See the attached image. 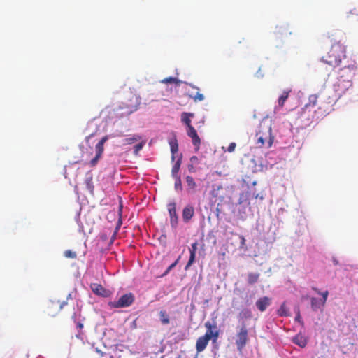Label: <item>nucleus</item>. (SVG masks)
<instances>
[{
	"instance_id": "f257e3e1",
	"label": "nucleus",
	"mask_w": 358,
	"mask_h": 358,
	"mask_svg": "<svg viewBox=\"0 0 358 358\" xmlns=\"http://www.w3.org/2000/svg\"><path fill=\"white\" fill-rule=\"evenodd\" d=\"M357 66L355 62L345 66L338 72L337 81L334 84V90L339 96H342L352 85V80L355 75Z\"/></svg>"
},
{
	"instance_id": "f03ea898",
	"label": "nucleus",
	"mask_w": 358,
	"mask_h": 358,
	"mask_svg": "<svg viewBox=\"0 0 358 358\" xmlns=\"http://www.w3.org/2000/svg\"><path fill=\"white\" fill-rule=\"evenodd\" d=\"M345 57V47L341 43H335L331 47L327 55L323 56L321 61L331 66H338L342 59Z\"/></svg>"
},
{
	"instance_id": "7ed1b4c3",
	"label": "nucleus",
	"mask_w": 358,
	"mask_h": 358,
	"mask_svg": "<svg viewBox=\"0 0 358 358\" xmlns=\"http://www.w3.org/2000/svg\"><path fill=\"white\" fill-rule=\"evenodd\" d=\"M257 148H269L273 143L271 124L266 122L259 124L258 131L255 136Z\"/></svg>"
},
{
	"instance_id": "20e7f679",
	"label": "nucleus",
	"mask_w": 358,
	"mask_h": 358,
	"mask_svg": "<svg viewBox=\"0 0 358 358\" xmlns=\"http://www.w3.org/2000/svg\"><path fill=\"white\" fill-rule=\"evenodd\" d=\"M194 114L192 113H182L181 115V121L187 127V134L192 138V144L195 150L198 151L201 145V139L197 134L194 127L192 125L191 118L194 117Z\"/></svg>"
},
{
	"instance_id": "39448f33",
	"label": "nucleus",
	"mask_w": 358,
	"mask_h": 358,
	"mask_svg": "<svg viewBox=\"0 0 358 358\" xmlns=\"http://www.w3.org/2000/svg\"><path fill=\"white\" fill-rule=\"evenodd\" d=\"M141 103L140 98L135 94L129 92L124 102L122 101L121 109H126L127 114H131L136 111Z\"/></svg>"
},
{
	"instance_id": "423d86ee",
	"label": "nucleus",
	"mask_w": 358,
	"mask_h": 358,
	"mask_svg": "<svg viewBox=\"0 0 358 358\" xmlns=\"http://www.w3.org/2000/svg\"><path fill=\"white\" fill-rule=\"evenodd\" d=\"M134 301V295L129 292L121 296L117 301H110L108 306L113 308H127L133 304Z\"/></svg>"
},
{
	"instance_id": "0eeeda50",
	"label": "nucleus",
	"mask_w": 358,
	"mask_h": 358,
	"mask_svg": "<svg viewBox=\"0 0 358 358\" xmlns=\"http://www.w3.org/2000/svg\"><path fill=\"white\" fill-rule=\"evenodd\" d=\"M248 340V330L245 325H243L236 334V345L238 352H242Z\"/></svg>"
},
{
	"instance_id": "6e6552de",
	"label": "nucleus",
	"mask_w": 358,
	"mask_h": 358,
	"mask_svg": "<svg viewBox=\"0 0 358 358\" xmlns=\"http://www.w3.org/2000/svg\"><path fill=\"white\" fill-rule=\"evenodd\" d=\"M108 136H105L96 145V146H95L96 155L90 162V166L94 167L97 164L99 159L101 157V156L103 155V152L104 150V143L108 141Z\"/></svg>"
},
{
	"instance_id": "1a4fd4ad",
	"label": "nucleus",
	"mask_w": 358,
	"mask_h": 358,
	"mask_svg": "<svg viewBox=\"0 0 358 358\" xmlns=\"http://www.w3.org/2000/svg\"><path fill=\"white\" fill-rule=\"evenodd\" d=\"M205 327L207 329L205 334H208L213 341H216L219 336V330L217 329L216 322L212 324L210 322L208 321L205 323Z\"/></svg>"
},
{
	"instance_id": "9d476101",
	"label": "nucleus",
	"mask_w": 358,
	"mask_h": 358,
	"mask_svg": "<svg viewBox=\"0 0 358 358\" xmlns=\"http://www.w3.org/2000/svg\"><path fill=\"white\" fill-rule=\"evenodd\" d=\"M210 339H212V338H210V336L208 334H204L197 339L196 343V349L198 353L205 350Z\"/></svg>"
},
{
	"instance_id": "9b49d317",
	"label": "nucleus",
	"mask_w": 358,
	"mask_h": 358,
	"mask_svg": "<svg viewBox=\"0 0 358 358\" xmlns=\"http://www.w3.org/2000/svg\"><path fill=\"white\" fill-rule=\"evenodd\" d=\"M318 96L317 94H311L308 97V102L302 108L301 115L305 116L306 113H310V108H314L317 103Z\"/></svg>"
},
{
	"instance_id": "f8f14e48",
	"label": "nucleus",
	"mask_w": 358,
	"mask_h": 358,
	"mask_svg": "<svg viewBox=\"0 0 358 358\" xmlns=\"http://www.w3.org/2000/svg\"><path fill=\"white\" fill-rule=\"evenodd\" d=\"M194 215V208L192 205H187L182 210V219L185 222H188Z\"/></svg>"
},
{
	"instance_id": "ddd939ff",
	"label": "nucleus",
	"mask_w": 358,
	"mask_h": 358,
	"mask_svg": "<svg viewBox=\"0 0 358 358\" xmlns=\"http://www.w3.org/2000/svg\"><path fill=\"white\" fill-rule=\"evenodd\" d=\"M185 182L187 185L186 192L188 194L195 193L197 185L193 177L191 176H187L185 177Z\"/></svg>"
},
{
	"instance_id": "4468645a",
	"label": "nucleus",
	"mask_w": 358,
	"mask_h": 358,
	"mask_svg": "<svg viewBox=\"0 0 358 358\" xmlns=\"http://www.w3.org/2000/svg\"><path fill=\"white\" fill-rule=\"evenodd\" d=\"M271 304V299L267 296L259 298L256 301V306L261 312L266 310V308Z\"/></svg>"
},
{
	"instance_id": "2eb2a0df",
	"label": "nucleus",
	"mask_w": 358,
	"mask_h": 358,
	"mask_svg": "<svg viewBox=\"0 0 358 358\" xmlns=\"http://www.w3.org/2000/svg\"><path fill=\"white\" fill-rule=\"evenodd\" d=\"M197 246H198V243L196 241L193 243L191 245V248L189 249L190 256H189V261L185 267V270H187L192 266V264L194 262L195 257H196V252L197 250Z\"/></svg>"
},
{
	"instance_id": "dca6fc26",
	"label": "nucleus",
	"mask_w": 358,
	"mask_h": 358,
	"mask_svg": "<svg viewBox=\"0 0 358 358\" xmlns=\"http://www.w3.org/2000/svg\"><path fill=\"white\" fill-rule=\"evenodd\" d=\"M168 210L171 217V222H177L178 216L176 213V206L175 203H170L168 204Z\"/></svg>"
},
{
	"instance_id": "f3484780",
	"label": "nucleus",
	"mask_w": 358,
	"mask_h": 358,
	"mask_svg": "<svg viewBox=\"0 0 358 358\" xmlns=\"http://www.w3.org/2000/svg\"><path fill=\"white\" fill-rule=\"evenodd\" d=\"M181 163H182V156H180L177 159V161L175 162V164L172 166V169H171V176H172V178L180 176L179 175V171H180V169Z\"/></svg>"
},
{
	"instance_id": "a211bd4d",
	"label": "nucleus",
	"mask_w": 358,
	"mask_h": 358,
	"mask_svg": "<svg viewBox=\"0 0 358 358\" xmlns=\"http://www.w3.org/2000/svg\"><path fill=\"white\" fill-rule=\"evenodd\" d=\"M91 289L96 295L105 296L106 289L101 285L94 283L91 285Z\"/></svg>"
},
{
	"instance_id": "6ab92c4d",
	"label": "nucleus",
	"mask_w": 358,
	"mask_h": 358,
	"mask_svg": "<svg viewBox=\"0 0 358 358\" xmlns=\"http://www.w3.org/2000/svg\"><path fill=\"white\" fill-rule=\"evenodd\" d=\"M169 145H170L171 152L172 154L171 158H172V160L173 161L175 159V154L177 153V152L178 150V141L176 137H174L169 141Z\"/></svg>"
},
{
	"instance_id": "aec40b11",
	"label": "nucleus",
	"mask_w": 358,
	"mask_h": 358,
	"mask_svg": "<svg viewBox=\"0 0 358 358\" xmlns=\"http://www.w3.org/2000/svg\"><path fill=\"white\" fill-rule=\"evenodd\" d=\"M311 301V308L313 311H317L318 309L323 308L324 306V303H322L321 299H318L315 297H312L310 299Z\"/></svg>"
},
{
	"instance_id": "412c9836",
	"label": "nucleus",
	"mask_w": 358,
	"mask_h": 358,
	"mask_svg": "<svg viewBox=\"0 0 358 358\" xmlns=\"http://www.w3.org/2000/svg\"><path fill=\"white\" fill-rule=\"evenodd\" d=\"M292 92V90H285L282 92V94L280 96L278 99V106L280 107H283L285 101L289 97V93Z\"/></svg>"
},
{
	"instance_id": "4be33fe9",
	"label": "nucleus",
	"mask_w": 358,
	"mask_h": 358,
	"mask_svg": "<svg viewBox=\"0 0 358 358\" xmlns=\"http://www.w3.org/2000/svg\"><path fill=\"white\" fill-rule=\"evenodd\" d=\"M141 140V136L138 134H134L132 136L124 138L122 141L123 145H131Z\"/></svg>"
},
{
	"instance_id": "5701e85b",
	"label": "nucleus",
	"mask_w": 358,
	"mask_h": 358,
	"mask_svg": "<svg viewBox=\"0 0 358 358\" xmlns=\"http://www.w3.org/2000/svg\"><path fill=\"white\" fill-rule=\"evenodd\" d=\"M294 343L301 348H304L307 345L306 338L301 335H296L294 339Z\"/></svg>"
},
{
	"instance_id": "b1692460",
	"label": "nucleus",
	"mask_w": 358,
	"mask_h": 358,
	"mask_svg": "<svg viewBox=\"0 0 358 358\" xmlns=\"http://www.w3.org/2000/svg\"><path fill=\"white\" fill-rule=\"evenodd\" d=\"M259 273H249L248 275V282L250 285H254L259 278Z\"/></svg>"
},
{
	"instance_id": "393cba45",
	"label": "nucleus",
	"mask_w": 358,
	"mask_h": 358,
	"mask_svg": "<svg viewBox=\"0 0 358 358\" xmlns=\"http://www.w3.org/2000/svg\"><path fill=\"white\" fill-rule=\"evenodd\" d=\"M277 34L287 37L289 34H292L288 26H280L278 28Z\"/></svg>"
},
{
	"instance_id": "a878e982",
	"label": "nucleus",
	"mask_w": 358,
	"mask_h": 358,
	"mask_svg": "<svg viewBox=\"0 0 358 358\" xmlns=\"http://www.w3.org/2000/svg\"><path fill=\"white\" fill-rule=\"evenodd\" d=\"M278 314L281 317H287L289 315V310L287 308L285 303H283L280 306V307L278 310Z\"/></svg>"
},
{
	"instance_id": "bb28decb",
	"label": "nucleus",
	"mask_w": 358,
	"mask_h": 358,
	"mask_svg": "<svg viewBox=\"0 0 358 358\" xmlns=\"http://www.w3.org/2000/svg\"><path fill=\"white\" fill-rule=\"evenodd\" d=\"M175 180L174 187L176 191L181 192L182 190V185L180 176L173 178Z\"/></svg>"
},
{
	"instance_id": "cd10ccee",
	"label": "nucleus",
	"mask_w": 358,
	"mask_h": 358,
	"mask_svg": "<svg viewBox=\"0 0 358 358\" xmlns=\"http://www.w3.org/2000/svg\"><path fill=\"white\" fill-rule=\"evenodd\" d=\"M160 320L163 324H168L170 322L169 315L165 311H160L159 313Z\"/></svg>"
},
{
	"instance_id": "c85d7f7f",
	"label": "nucleus",
	"mask_w": 358,
	"mask_h": 358,
	"mask_svg": "<svg viewBox=\"0 0 358 358\" xmlns=\"http://www.w3.org/2000/svg\"><path fill=\"white\" fill-rule=\"evenodd\" d=\"M195 102L201 101L204 99V96L200 92H197L194 95L189 96Z\"/></svg>"
},
{
	"instance_id": "c756f323",
	"label": "nucleus",
	"mask_w": 358,
	"mask_h": 358,
	"mask_svg": "<svg viewBox=\"0 0 358 358\" xmlns=\"http://www.w3.org/2000/svg\"><path fill=\"white\" fill-rule=\"evenodd\" d=\"M64 255L65 257L71 259H75L77 257L76 252L71 250H65L64 252Z\"/></svg>"
},
{
	"instance_id": "7c9ffc66",
	"label": "nucleus",
	"mask_w": 358,
	"mask_h": 358,
	"mask_svg": "<svg viewBox=\"0 0 358 358\" xmlns=\"http://www.w3.org/2000/svg\"><path fill=\"white\" fill-rule=\"evenodd\" d=\"M162 82L164 83H176V84H179L180 83V81L178 80L177 78H173V77L166 78L164 80H162Z\"/></svg>"
},
{
	"instance_id": "2f4dec72",
	"label": "nucleus",
	"mask_w": 358,
	"mask_h": 358,
	"mask_svg": "<svg viewBox=\"0 0 358 358\" xmlns=\"http://www.w3.org/2000/svg\"><path fill=\"white\" fill-rule=\"evenodd\" d=\"M145 143V142L143 141L141 143L136 144L134 147V154L135 155H137L138 154V152L143 148V147L144 146Z\"/></svg>"
},
{
	"instance_id": "473e14b6",
	"label": "nucleus",
	"mask_w": 358,
	"mask_h": 358,
	"mask_svg": "<svg viewBox=\"0 0 358 358\" xmlns=\"http://www.w3.org/2000/svg\"><path fill=\"white\" fill-rule=\"evenodd\" d=\"M180 257H179L173 263H172L166 270V271L163 273L162 276L166 275L171 270H172L178 263Z\"/></svg>"
},
{
	"instance_id": "72a5a7b5",
	"label": "nucleus",
	"mask_w": 358,
	"mask_h": 358,
	"mask_svg": "<svg viewBox=\"0 0 358 358\" xmlns=\"http://www.w3.org/2000/svg\"><path fill=\"white\" fill-rule=\"evenodd\" d=\"M240 316L245 318H250L251 317L252 315L249 310L245 309L242 310V312L240 313Z\"/></svg>"
},
{
	"instance_id": "f704fd0d",
	"label": "nucleus",
	"mask_w": 358,
	"mask_h": 358,
	"mask_svg": "<svg viewBox=\"0 0 358 358\" xmlns=\"http://www.w3.org/2000/svg\"><path fill=\"white\" fill-rule=\"evenodd\" d=\"M320 295H322V299H321L322 303H324V305L325 306V303H326V301L327 300V297H328V295H329V292L327 290L323 292H321Z\"/></svg>"
},
{
	"instance_id": "c9c22d12",
	"label": "nucleus",
	"mask_w": 358,
	"mask_h": 358,
	"mask_svg": "<svg viewBox=\"0 0 358 358\" xmlns=\"http://www.w3.org/2000/svg\"><path fill=\"white\" fill-rule=\"evenodd\" d=\"M64 304V303L63 304L59 305L57 303L51 302L50 304L48 305V309L50 310V309L53 308L54 306H59V310H60L62 308Z\"/></svg>"
},
{
	"instance_id": "e433bc0d",
	"label": "nucleus",
	"mask_w": 358,
	"mask_h": 358,
	"mask_svg": "<svg viewBox=\"0 0 358 358\" xmlns=\"http://www.w3.org/2000/svg\"><path fill=\"white\" fill-rule=\"evenodd\" d=\"M190 162L194 164H198L199 163V158L196 156H192L190 158Z\"/></svg>"
},
{
	"instance_id": "4c0bfd02",
	"label": "nucleus",
	"mask_w": 358,
	"mask_h": 358,
	"mask_svg": "<svg viewBox=\"0 0 358 358\" xmlns=\"http://www.w3.org/2000/svg\"><path fill=\"white\" fill-rule=\"evenodd\" d=\"M236 146V144L235 143H231L228 147L227 150L229 152H232L235 150Z\"/></svg>"
},
{
	"instance_id": "58836bf2",
	"label": "nucleus",
	"mask_w": 358,
	"mask_h": 358,
	"mask_svg": "<svg viewBox=\"0 0 358 358\" xmlns=\"http://www.w3.org/2000/svg\"><path fill=\"white\" fill-rule=\"evenodd\" d=\"M188 171L190 172V173H195L196 172V169L194 167V164H192L190 163L189 164H188Z\"/></svg>"
},
{
	"instance_id": "ea45409f",
	"label": "nucleus",
	"mask_w": 358,
	"mask_h": 358,
	"mask_svg": "<svg viewBox=\"0 0 358 358\" xmlns=\"http://www.w3.org/2000/svg\"><path fill=\"white\" fill-rule=\"evenodd\" d=\"M121 224H122V221H121V220L120 219V220H118V222H117V227H116V228H115V231H114V234H113V239L115 237V235H116V234H117V231L119 230V229H120V227Z\"/></svg>"
},
{
	"instance_id": "a19ab883",
	"label": "nucleus",
	"mask_w": 358,
	"mask_h": 358,
	"mask_svg": "<svg viewBox=\"0 0 358 358\" xmlns=\"http://www.w3.org/2000/svg\"><path fill=\"white\" fill-rule=\"evenodd\" d=\"M252 197L255 198V199H259L260 200H263L264 199V196L262 195H261L259 193L255 194V192L252 193Z\"/></svg>"
},
{
	"instance_id": "79ce46f5",
	"label": "nucleus",
	"mask_w": 358,
	"mask_h": 358,
	"mask_svg": "<svg viewBox=\"0 0 358 358\" xmlns=\"http://www.w3.org/2000/svg\"><path fill=\"white\" fill-rule=\"evenodd\" d=\"M95 352L101 357H103L105 355V352H103L102 350L96 348L95 349Z\"/></svg>"
},
{
	"instance_id": "37998d69",
	"label": "nucleus",
	"mask_w": 358,
	"mask_h": 358,
	"mask_svg": "<svg viewBox=\"0 0 358 358\" xmlns=\"http://www.w3.org/2000/svg\"><path fill=\"white\" fill-rule=\"evenodd\" d=\"M240 238H241V247L243 248L244 245H245V239L244 236H241Z\"/></svg>"
},
{
	"instance_id": "c03bdc74",
	"label": "nucleus",
	"mask_w": 358,
	"mask_h": 358,
	"mask_svg": "<svg viewBox=\"0 0 358 358\" xmlns=\"http://www.w3.org/2000/svg\"><path fill=\"white\" fill-rule=\"evenodd\" d=\"M295 320H296V321H298L299 322H301V315H300L299 310H298L297 315H296V316Z\"/></svg>"
},
{
	"instance_id": "a18cd8bd",
	"label": "nucleus",
	"mask_w": 358,
	"mask_h": 358,
	"mask_svg": "<svg viewBox=\"0 0 358 358\" xmlns=\"http://www.w3.org/2000/svg\"><path fill=\"white\" fill-rule=\"evenodd\" d=\"M312 289L314 290L316 293H317L318 294H320L321 292L317 288V287H312Z\"/></svg>"
},
{
	"instance_id": "49530a36",
	"label": "nucleus",
	"mask_w": 358,
	"mask_h": 358,
	"mask_svg": "<svg viewBox=\"0 0 358 358\" xmlns=\"http://www.w3.org/2000/svg\"><path fill=\"white\" fill-rule=\"evenodd\" d=\"M132 327L134 328L136 327V320H134V322H132Z\"/></svg>"
},
{
	"instance_id": "de8ad7c7",
	"label": "nucleus",
	"mask_w": 358,
	"mask_h": 358,
	"mask_svg": "<svg viewBox=\"0 0 358 358\" xmlns=\"http://www.w3.org/2000/svg\"><path fill=\"white\" fill-rule=\"evenodd\" d=\"M92 134L86 137V141H88L91 137H92Z\"/></svg>"
},
{
	"instance_id": "09e8293b",
	"label": "nucleus",
	"mask_w": 358,
	"mask_h": 358,
	"mask_svg": "<svg viewBox=\"0 0 358 358\" xmlns=\"http://www.w3.org/2000/svg\"><path fill=\"white\" fill-rule=\"evenodd\" d=\"M78 327H79L80 328H82V327H83V324H80V323H79V324H78Z\"/></svg>"
},
{
	"instance_id": "8fccbe9b",
	"label": "nucleus",
	"mask_w": 358,
	"mask_h": 358,
	"mask_svg": "<svg viewBox=\"0 0 358 358\" xmlns=\"http://www.w3.org/2000/svg\"><path fill=\"white\" fill-rule=\"evenodd\" d=\"M110 358H114L113 355H110Z\"/></svg>"
},
{
	"instance_id": "3c124183",
	"label": "nucleus",
	"mask_w": 358,
	"mask_h": 358,
	"mask_svg": "<svg viewBox=\"0 0 358 358\" xmlns=\"http://www.w3.org/2000/svg\"><path fill=\"white\" fill-rule=\"evenodd\" d=\"M195 358H196V357H195Z\"/></svg>"
}]
</instances>
